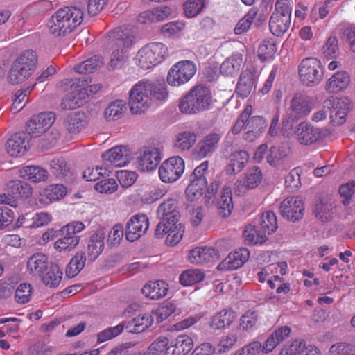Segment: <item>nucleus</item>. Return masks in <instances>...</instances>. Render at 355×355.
<instances>
[{"mask_svg":"<svg viewBox=\"0 0 355 355\" xmlns=\"http://www.w3.org/2000/svg\"><path fill=\"white\" fill-rule=\"evenodd\" d=\"M196 67L189 60H183L174 64L168 71L167 82L172 86H179L188 82L195 74Z\"/></svg>","mask_w":355,"mask_h":355,"instance_id":"9b49d317","label":"nucleus"},{"mask_svg":"<svg viewBox=\"0 0 355 355\" xmlns=\"http://www.w3.org/2000/svg\"><path fill=\"white\" fill-rule=\"evenodd\" d=\"M87 124L86 116L83 112H76L69 114L64 121L66 130L71 133L80 132Z\"/></svg>","mask_w":355,"mask_h":355,"instance_id":"72a5a7b5","label":"nucleus"},{"mask_svg":"<svg viewBox=\"0 0 355 355\" xmlns=\"http://www.w3.org/2000/svg\"><path fill=\"white\" fill-rule=\"evenodd\" d=\"M83 11L75 6H67L59 9L53 15L48 22L51 34L55 36H64L71 33L81 24Z\"/></svg>","mask_w":355,"mask_h":355,"instance_id":"f03ea898","label":"nucleus"},{"mask_svg":"<svg viewBox=\"0 0 355 355\" xmlns=\"http://www.w3.org/2000/svg\"><path fill=\"white\" fill-rule=\"evenodd\" d=\"M249 160V155L245 150H239L231 153L230 163L226 166V173L229 175L241 172Z\"/></svg>","mask_w":355,"mask_h":355,"instance_id":"c756f323","label":"nucleus"},{"mask_svg":"<svg viewBox=\"0 0 355 355\" xmlns=\"http://www.w3.org/2000/svg\"><path fill=\"white\" fill-rule=\"evenodd\" d=\"M83 105V102L79 101L76 92H72L67 94L62 99L60 107L65 110H74Z\"/></svg>","mask_w":355,"mask_h":355,"instance_id":"338daca9","label":"nucleus"},{"mask_svg":"<svg viewBox=\"0 0 355 355\" xmlns=\"http://www.w3.org/2000/svg\"><path fill=\"white\" fill-rule=\"evenodd\" d=\"M86 256L85 252L82 251L76 252L66 268V275L69 277H76L84 268Z\"/></svg>","mask_w":355,"mask_h":355,"instance_id":"c03bdc74","label":"nucleus"},{"mask_svg":"<svg viewBox=\"0 0 355 355\" xmlns=\"http://www.w3.org/2000/svg\"><path fill=\"white\" fill-rule=\"evenodd\" d=\"M15 61L23 65L32 73L37 62V53L32 50L25 51Z\"/></svg>","mask_w":355,"mask_h":355,"instance_id":"864d4df0","label":"nucleus"},{"mask_svg":"<svg viewBox=\"0 0 355 355\" xmlns=\"http://www.w3.org/2000/svg\"><path fill=\"white\" fill-rule=\"evenodd\" d=\"M168 53V48L164 44L151 42L138 51L136 62L139 67L148 69L163 61Z\"/></svg>","mask_w":355,"mask_h":355,"instance_id":"39448f33","label":"nucleus"},{"mask_svg":"<svg viewBox=\"0 0 355 355\" xmlns=\"http://www.w3.org/2000/svg\"><path fill=\"white\" fill-rule=\"evenodd\" d=\"M355 192V181L352 180L346 184H342L339 188V193L343 198L342 202L344 205L350 203L351 198Z\"/></svg>","mask_w":355,"mask_h":355,"instance_id":"0e129e2a","label":"nucleus"},{"mask_svg":"<svg viewBox=\"0 0 355 355\" xmlns=\"http://www.w3.org/2000/svg\"><path fill=\"white\" fill-rule=\"evenodd\" d=\"M279 355H319L318 349L306 345L303 339H295L282 349Z\"/></svg>","mask_w":355,"mask_h":355,"instance_id":"b1692460","label":"nucleus"},{"mask_svg":"<svg viewBox=\"0 0 355 355\" xmlns=\"http://www.w3.org/2000/svg\"><path fill=\"white\" fill-rule=\"evenodd\" d=\"M114 44L118 47L111 55L107 69L110 71L121 68L125 62L124 49L129 48L133 43L134 36L127 30L117 29L113 32Z\"/></svg>","mask_w":355,"mask_h":355,"instance_id":"0eeeda50","label":"nucleus"},{"mask_svg":"<svg viewBox=\"0 0 355 355\" xmlns=\"http://www.w3.org/2000/svg\"><path fill=\"white\" fill-rule=\"evenodd\" d=\"M263 178L262 173L258 166H254L248 169L245 173L244 177L236 181L239 186H241L247 189L256 188L261 182Z\"/></svg>","mask_w":355,"mask_h":355,"instance_id":"473e14b6","label":"nucleus"},{"mask_svg":"<svg viewBox=\"0 0 355 355\" xmlns=\"http://www.w3.org/2000/svg\"><path fill=\"white\" fill-rule=\"evenodd\" d=\"M278 227L277 220L275 213L268 211L263 213L259 219V230L254 232H249L245 230L243 236L245 240L253 244H262L266 240V234L274 233Z\"/></svg>","mask_w":355,"mask_h":355,"instance_id":"423d86ee","label":"nucleus"},{"mask_svg":"<svg viewBox=\"0 0 355 355\" xmlns=\"http://www.w3.org/2000/svg\"><path fill=\"white\" fill-rule=\"evenodd\" d=\"M267 123L266 119L261 116H254L251 118L249 117L245 126V130H250L252 132L254 131L261 135L266 130Z\"/></svg>","mask_w":355,"mask_h":355,"instance_id":"4d7b16f0","label":"nucleus"},{"mask_svg":"<svg viewBox=\"0 0 355 355\" xmlns=\"http://www.w3.org/2000/svg\"><path fill=\"white\" fill-rule=\"evenodd\" d=\"M47 270L40 275L42 282L50 287H57L61 282L62 272L57 264L51 263Z\"/></svg>","mask_w":355,"mask_h":355,"instance_id":"e433bc0d","label":"nucleus"},{"mask_svg":"<svg viewBox=\"0 0 355 355\" xmlns=\"http://www.w3.org/2000/svg\"><path fill=\"white\" fill-rule=\"evenodd\" d=\"M160 160V153L157 148H144L137 158V168L142 172L152 171L157 168Z\"/></svg>","mask_w":355,"mask_h":355,"instance_id":"a211bd4d","label":"nucleus"},{"mask_svg":"<svg viewBox=\"0 0 355 355\" xmlns=\"http://www.w3.org/2000/svg\"><path fill=\"white\" fill-rule=\"evenodd\" d=\"M31 137L26 132H19L13 135L7 141L6 150L12 157L21 156L30 147Z\"/></svg>","mask_w":355,"mask_h":355,"instance_id":"6ab92c4d","label":"nucleus"},{"mask_svg":"<svg viewBox=\"0 0 355 355\" xmlns=\"http://www.w3.org/2000/svg\"><path fill=\"white\" fill-rule=\"evenodd\" d=\"M184 170V162L179 156H174L164 161L159 168V175L164 182L171 183L177 181Z\"/></svg>","mask_w":355,"mask_h":355,"instance_id":"f8f14e48","label":"nucleus"},{"mask_svg":"<svg viewBox=\"0 0 355 355\" xmlns=\"http://www.w3.org/2000/svg\"><path fill=\"white\" fill-rule=\"evenodd\" d=\"M105 232L98 230L89 237L87 245V257L89 261H94L104 249Z\"/></svg>","mask_w":355,"mask_h":355,"instance_id":"bb28decb","label":"nucleus"},{"mask_svg":"<svg viewBox=\"0 0 355 355\" xmlns=\"http://www.w3.org/2000/svg\"><path fill=\"white\" fill-rule=\"evenodd\" d=\"M220 258L219 252L211 247H198L191 250L189 260L194 264L213 263Z\"/></svg>","mask_w":355,"mask_h":355,"instance_id":"5701e85b","label":"nucleus"},{"mask_svg":"<svg viewBox=\"0 0 355 355\" xmlns=\"http://www.w3.org/2000/svg\"><path fill=\"white\" fill-rule=\"evenodd\" d=\"M32 286L28 283L20 284L15 293V298L19 304H26L29 302L32 295Z\"/></svg>","mask_w":355,"mask_h":355,"instance_id":"6e6d98bb","label":"nucleus"},{"mask_svg":"<svg viewBox=\"0 0 355 355\" xmlns=\"http://www.w3.org/2000/svg\"><path fill=\"white\" fill-rule=\"evenodd\" d=\"M324 107L331 110L330 118L332 122L338 125L345 122L348 108L344 101L332 96L324 102Z\"/></svg>","mask_w":355,"mask_h":355,"instance_id":"4be33fe9","label":"nucleus"},{"mask_svg":"<svg viewBox=\"0 0 355 355\" xmlns=\"http://www.w3.org/2000/svg\"><path fill=\"white\" fill-rule=\"evenodd\" d=\"M297 140L303 145H310L327 136V130L313 126L308 122H301L295 131Z\"/></svg>","mask_w":355,"mask_h":355,"instance_id":"4468645a","label":"nucleus"},{"mask_svg":"<svg viewBox=\"0 0 355 355\" xmlns=\"http://www.w3.org/2000/svg\"><path fill=\"white\" fill-rule=\"evenodd\" d=\"M205 6L204 0H188L184 4V10L187 17H194L201 12Z\"/></svg>","mask_w":355,"mask_h":355,"instance_id":"13d9d810","label":"nucleus"},{"mask_svg":"<svg viewBox=\"0 0 355 355\" xmlns=\"http://www.w3.org/2000/svg\"><path fill=\"white\" fill-rule=\"evenodd\" d=\"M349 82L350 78L347 72L337 71L327 80L325 89L328 93L336 94L345 89Z\"/></svg>","mask_w":355,"mask_h":355,"instance_id":"cd10ccee","label":"nucleus"},{"mask_svg":"<svg viewBox=\"0 0 355 355\" xmlns=\"http://www.w3.org/2000/svg\"><path fill=\"white\" fill-rule=\"evenodd\" d=\"M55 120V114L51 112L34 115L26 123V132L31 137H38L54 123Z\"/></svg>","mask_w":355,"mask_h":355,"instance_id":"ddd939ff","label":"nucleus"},{"mask_svg":"<svg viewBox=\"0 0 355 355\" xmlns=\"http://www.w3.org/2000/svg\"><path fill=\"white\" fill-rule=\"evenodd\" d=\"M130 111L133 114L144 112L151 105L146 80L137 83L130 91L129 101Z\"/></svg>","mask_w":355,"mask_h":355,"instance_id":"9d476101","label":"nucleus"},{"mask_svg":"<svg viewBox=\"0 0 355 355\" xmlns=\"http://www.w3.org/2000/svg\"><path fill=\"white\" fill-rule=\"evenodd\" d=\"M289 149L283 145L273 146L267 155V162L271 166H277L280 164L281 162L288 155Z\"/></svg>","mask_w":355,"mask_h":355,"instance_id":"a18cd8bd","label":"nucleus"},{"mask_svg":"<svg viewBox=\"0 0 355 355\" xmlns=\"http://www.w3.org/2000/svg\"><path fill=\"white\" fill-rule=\"evenodd\" d=\"M103 64V59L98 55H94L74 67V70L78 73H89L96 70Z\"/></svg>","mask_w":355,"mask_h":355,"instance_id":"de8ad7c7","label":"nucleus"},{"mask_svg":"<svg viewBox=\"0 0 355 355\" xmlns=\"http://www.w3.org/2000/svg\"><path fill=\"white\" fill-rule=\"evenodd\" d=\"M50 166L52 173L59 178L67 176L69 173L67 162L62 158L52 159Z\"/></svg>","mask_w":355,"mask_h":355,"instance_id":"bf43d9fd","label":"nucleus"},{"mask_svg":"<svg viewBox=\"0 0 355 355\" xmlns=\"http://www.w3.org/2000/svg\"><path fill=\"white\" fill-rule=\"evenodd\" d=\"M196 137V134L193 132H180L177 136L175 146L181 150H189L195 144Z\"/></svg>","mask_w":355,"mask_h":355,"instance_id":"3c124183","label":"nucleus"},{"mask_svg":"<svg viewBox=\"0 0 355 355\" xmlns=\"http://www.w3.org/2000/svg\"><path fill=\"white\" fill-rule=\"evenodd\" d=\"M209 166V162L205 161L196 167L189 175V184L185 190L188 200L193 201L201 197L205 189L207 187V180L205 176Z\"/></svg>","mask_w":355,"mask_h":355,"instance_id":"6e6552de","label":"nucleus"},{"mask_svg":"<svg viewBox=\"0 0 355 355\" xmlns=\"http://www.w3.org/2000/svg\"><path fill=\"white\" fill-rule=\"evenodd\" d=\"M124 329L123 324H119L118 325L109 327L105 329V330L101 331L97 335V340L98 343H103L107 340H110L119 334H120L123 330Z\"/></svg>","mask_w":355,"mask_h":355,"instance_id":"680f3d73","label":"nucleus"},{"mask_svg":"<svg viewBox=\"0 0 355 355\" xmlns=\"http://www.w3.org/2000/svg\"><path fill=\"white\" fill-rule=\"evenodd\" d=\"M252 107L251 105H247L245 107L232 127V132L233 134H238L241 131L242 129L245 130V124L252 114Z\"/></svg>","mask_w":355,"mask_h":355,"instance_id":"e2e57ef3","label":"nucleus"},{"mask_svg":"<svg viewBox=\"0 0 355 355\" xmlns=\"http://www.w3.org/2000/svg\"><path fill=\"white\" fill-rule=\"evenodd\" d=\"M311 110L310 98L305 94H295L290 101L288 116L282 119V128L285 130L292 129L293 123L306 116Z\"/></svg>","mask_w":355,"mask_h":355,"instance_id":"20e7f679","label":"nucleus"},{"mask_svg":"<svg viewBox=\"0 0 355 355\" xmlns=\"http://www.w3.org/2000/svg\"><path fill=\"white\" fill-rule=\"evenodd\" d=\"M211 102L209 89L203 85H197L182 98L179 107L182 112L194 114L207 110Z\"/></svg>","mask_w":355,"mask_h":355,"instance_id":"7ed1b4c3","label":"nucleus"},{"mask_svg":"<svg viewBox=\"0 0 355 355\" xmlns=\"http://www.w3.org/2000/svg\"><path fill=\"white\" fill-rule=\"evenodd\" d=\"M250 252L247 248H243L230 253L217 266V269L221 271L236 270L248 260Z\"/></svg>","mask_w":355,"mask_h":355,"instance_id":"412c9836","label":"nucleus"},{"mask_svg":"<svg viewBox=\"0 0 355 355\" xmlns=\"http://www.w3.org/2000/svg\"><path fill=\"white\" fill-rule=\"evenodd\" d=\"M193 343L191 337L187 335L178 336L173 345L174 347L173 354L176 355H186L193 348Z\"/></svg>","mask_w":355,"mask_h":355,"instance_id":"49530a36","label":"nucleus"},{"mask_svg":"<svg viewBox=\"0 0 355 355\" xmlns=\"http://www.w3.org/2000/svg\"><path fill=\"white\" fill-rule=\"evenodd\" d=\"M157 213L161 218L155 230V236L162 238L167 234L166 244L175 245L181 241L184 232V226L182 223L178 224L180 215L177 200L173 198L166 200L158 207Z\"/></svg>","mask_w":355,"mask_h":355,"instance_id":"f257e3e1","label":"nucleus"},{"mask_svg":"<svg viewBox=\"0 0 355 355\" xmlns=\"http://www.w3.org/2000/svg\"><path fill=\"white\" fill-rule=\"evenodd\" d=\"M291 18L281 17L277 13H272L269 21V27L271 33L277 36L282 35L289 28Z\"/></svg>","mask_w":355,"mask_h":355,"instance_id":"58836bf2","label":"nucleus"},{"mask_svg":"<svg viewBox=\"0 0 355 355\" xmlns=\"http://www.w3.org/2000/svg\"><path fill=\"white\" fill-rule=\"evenodd\" d=\"M254 88V73L249 69L242 71L236 87V94L243 98H246Z\"/></svg>","mask_w":355,"mask_h":355,"instance_id":"a878e982","label":"nucleus"},{"mask_svg":"<svg viewBox=\"0 0 355 355\" xmlns=\"http://www.w3.org/2000/svg\"><path fill=\"white\" fill-rule=\"evenodd\" d=\"M67 189L63 184H56L49 185L41 193L39 198L40 202L49 204L53 201L58 200L66 195Z\"/></svg>","mask_w":355,"mask_h":355,"instance_id":"2f4dec72","label":"nucleus"},{"mask_svg":"<svg viewBox=\"0 0 355 355\" xmlns=\"http://www.w3.org/2000/svg\"><path fill=\"white\" fill-rule=\"evenodd\" d=\"M142 293L151 300H159L168 292V285L164 281L149 282L141 289Z\"/></svg>","mask_w":355,"mask_h":355,"instance_id":"7c9ffc66","label":"nucleus"},{"mask_svg":"<svg viewBox=\"0 0 355 355\" xmlns=\"http://www.w3.org/2000/svg\"><path fill=\"white\" fill-rule=\"evenodd\" d=\"M322 53L327 59L336 58L339 54L338 40L335 36L328 38L325 45L322 48Z\"/></svg>","mask_w":355,"mask_h":355,"instance_id":"052dcab7","label":"nucleus"},{"mask_svg":"<svg viewBox=\"0 0 355 355\" xmlns=\"http://www.w3.org/2000/svg\"><path fill=\"white\" fill-rule=\"evenodd\" d=\"M205 278L202 270L199 269H190L184 271L180 276L179 280L183 286H190L201 282Z\"/></svg>","mask_w":355,"mask_h":355,"instance_id":"09e8293b","label":"nucleus"},{"mask_svg":"<svg viewBox=\"0 0 355 355\" xmlns=\"http://www.w3.org/2000/svg\"><path fill=\"white\" fill-rule=\"evenodd\" d=\"M279 209L283 218L295 222L302 218L304 207L300 197L291 196L281 202Z\"/></svg>","mask_w":355,"mask_h":355,"instance_id":"dca6fc26","label":"nucleus"},{"mask_svg":"<svg viewBox=\"0 0 355 355\" xmlns=\"http://www.w3.org/2000/svg\"><path fill=\"white\" fill-rule=\"evenodd\" d=\"M242 63L241 55H233L221 64L220 71L226 76H234L240 70Z\"/></svg>","mask_w":355,"mask_h":355,"instance_id":"79ce46f5","label":"nucleus"},{"mask_svg":"<svg viewBox=\"0 0 355 355\" xmlns=\"http://www.w3.org/2000/svg\"><path fill=\"white\" fill-rule=\"evenodd\" d=\"M214 203L218 215L223 218L228 217L233 209L231 188L228 186H224L219 196L216 198Z\"/></svg>","mask_w":355,"mask_h":355,"instance_id":"393cba45","label":"nucleus"},{"mask_svg":"<svg viewBox=\"0 0 355 355\" xmlns=\"http://www.w3.org/2000/svg\"><path fill=\"white\" fill-rule=\"evenodd\" d=\"M102 159L107 166L112 165L116 167H121L130 162L131 152L126 146H115L105 152L102 155Z\"/></svg>","mask_w":355,"mask_h":355,"instance_id":"f3484780","label":"nucleus"},{"mask_svg":"<svg viewBox=\"0 0 355 355\" xmlns=\"http://www.w3.org/2000/svg\"><path fill=\"white\" fill-rule=\"evenodd\" d=\"M125 109V106L123 101H116L112 102L105 110V117L107 121L117 120L122 116Z\"/></svg>","mask_w":355,"mask_h":355,"instance_id":"8fccbe9b","label":"nucleus"},{"mask_svg":"<svg viewBox=\"0 0 355 355\" xmlns=\"http://www.w3.org/2000/svg\"><path fill=\"white\" fill-rule=\"evenodd\" d=\"M146 83L151 101L153 99L164 101L167 98L168 93L166 90V85L164 80H158L155 82L146 80Z\"/></svg>","mask_w":355,"mask_h":355,"instance_id":"a19ab883","label":"nucleus"},{"mask_svg":"<svg viewBox=\"0 0 355 355\" xmlns=\"http://www.w3.org/2000/svg\"><path fill=\"white\" fill-rule=\"evenodd\" d=\"M20 175L33 182H40L48 178L49 173L44 168L37 166H26L20 171Z\"/></svg>","mask_w":355,"mask_h":355,"instance_id":"4c0bfd02","label":"nucleus"},{"mask_svg":"<svg viewBox=\"0 0 355 355\" xmlns=\"http://www.w3.org/2000/svg\"><path fill=\"white\" fill-rule=\"evenodd\" d=\"M80 241V236H62L54 244L55 248L60 252L71 251L74 249Z\"/></svg>","mask_w":355,"mask_h":355,"instance_id":"5fc2aeb1","label":"nucleus"},{"mask_svg":"<svg viewBox=\"0 0 355 355\" xmlns=\"http://www.w3.org/2000/svg\"><path fill=\"white\" fill-rule=\"evenodd\" d=\"M222 135L212 132L205 135L198 141L194 148L196 155L199 158H205L211 155L218 148Z\"/></svg>","mask_w":355,"mask_h":355,"instance_id":"aec40b11","label":"nucleus"},{"mask_svg":"<svg viewBox=\"0 0 355 355\" xmlns=\"http://www.w3.org/2000/svg\"><path fill=\"white\" fill-rule=\"evenodd\" d=\"M313 212L322 222L331 220L334 216L332 205L324 199H320L315 202Z\"/></svg>","mask_w":355,"mask_h":355,"instance_id":"ea45409f","label":"nucleus"},{"mask_svg":"<svg viewBox=\"0 0 355 355\" xmlns=\"http://www.w3.org/2000/svg\"><path fill=\"white\" fill-rule=\"evenodd\" d=\"M236 313L232 309H224L214 315L211 320V326L215 329H222L230 327L236 320Z\"/></svg>","mask_w":355,"mask_h":355,"instance_id":"c9c22d12","label":"nucleus"},{"mask_svg":"<svg viewBox=\"0 0 355 355\" xmlns=\"http://www.w3.org/2000/svg\"><path fill=\"white\" fill-rule=\"evenodd\" d=\"M8 192L15 198L26 199L31 196L33 189L31 186L24 181L12 180L8 184Z\"/></svg>","mask_w":355,"mask_h":355,"instance_id":"f704fd0d","label":"nucleus"},{"mask_svg":"<svg viewBox=\"0 0 355 355\" xmlns=\"http://www.w3.org/2000/svg\"><path fill=\"white\" fill-rule=\"evenodd\" d=\"M149 227L148 218L146 214L132 216L127 222L125 230L126 239L133 242L143 236Z\"/></svg>","mask_w":355,"mask_h":355,"instance_id":"2eb2a0df","label":"nucleus"},{"mask_svg":"<svg viewBox=\"0 0 355 355\" xmlns=\"http://www.w3.org/2000/svg\"><path fill=\"white\" fill-rule=\"evenodd\" d=\"M277 51L273 39L264 40L258 49V56L262 62L271 58Z\"/></svg>","mask_w":355,"mask_h":355,"instance_id":"603ef678","label":"nucleus"},{"mask_svg":"<svg viewBox=\"0 0 355 355\" xmlns=\"http://www.w3.org/2000/svg\"><path fill=\"white\" fill-rule=\"evenodd\" d=\"M117 183L113 178H106L95 184V189L100 193H112L117 189Z\"/></svg>","mask_w":355,"mask_h":355,"instance_id":"69168bd1","label":"nucleus"},{"mask_svg":"<svg viewBox=\"0 0 355 355\" xmlns=\"http://www.w3.org/2000/svg\"><path fill=\"white\" fill-rule=\"evenodd\" d=\"M32 73L23 65L14 61L8 74V81L12 85L19 84L26 80Z\"/></svg>","mask_w":355,"mask_h":355,"instance_id":"37998d69","label":"nucleus"},{"mask_svg":"<svg viewBox=\"0 0 355 355\" xmlns=\"http://www.w3.org/2000/svg\"><path fill=\"white\" fill-rule=\"evenodd\" d=\"M116 177L121 186L124 188H128L135 183L137 178V174L132 171H121L117 172Z\"/></svg>","mask_w":355,"mask_h":355,"instance_id":"774afa93","label":"nucleus"},{"mask_svg":"<svg viewBox=\"0 0 355 355\" xmlns=\"http://www.w3.org/2000/svg\"><path fill=\"white\" fill-rule=\"evenodd\" d=\"M323 67L320 60L315 58H306L299 65V76L304 85L314 86L323 78Z\"/></svg>","mask_w":355,"mask_h":355,"instance_id":"1a4fd4ad","label":"nucleus"},{"mask_svg":"<svg viewBox=\"0 0 355 355\" xmlns=\"http://www.w3.org/2000/svg\"><path fill=\"white\" fill-rule=\"evenodd\" d=\"M51 263V262L49 261L48 257L44 254L35 253L28 259L27 261V270L30 274L40 277L45 272Z\"/></svg>","mask_w":355,"mask_h":355,"instance_id":"c85d7f7f","label":"nucleus"}]
</instances>
